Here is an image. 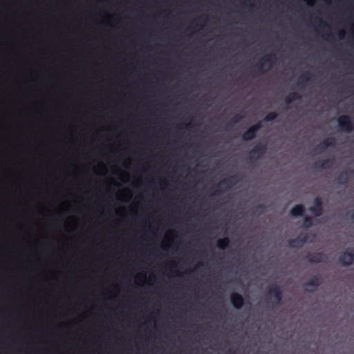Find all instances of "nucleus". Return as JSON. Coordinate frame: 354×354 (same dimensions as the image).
<instances>
[{"instance_id":"f3484780","label":"nucleus","mask_w":354,"mask_h":354,"mask_svg":"<svg viewBox=\"0 0 354 354\" xmlns=\"http://www.w3.org/2000/svg\"><path fill=\"white\" fill-rule=\"evenodd\" d=\"M244 118L245 115H243L241 113H237L234 115L232 118H231L230 122L227 124V126L233 127L234 125L241 121Z\"/></svg>"},{"instance_id":"20e7f679","label":"nucleus","mask_w":354,"mask_h":354,"mask_svg":"<svg viewBox=\"0 0 354 354\" xmlns=\"http://www.w3.org/2000/svg\"><path fill=\"white\" fill-rule=\"evenodd\" d=\"M338 126L342 131L351 132L353 130V124L351 121V117L346 115H343L337 118Z\"/></svg>"},{"instance_id":"dca6fc26","label":"nucleus","mask_w":354,"mask_h":354,"mask_svg":"<svg viewBox=\"0 0 354 354\" xmlns=\"http://www.w3.org/2000/svg\"><path fill=\"white\" fill-rule=\"evenodd\" d=\"M310 80V73L306 72L301 75L298 79L297 84L298 86H304L306 83H307Z\"/></svg>"},{"instance_id":"ddd939ff","label":"nucleus","mask_w":354,"mask_h":354,"mask_svg":"<svg viewBox=\"0 0 354 354\" xmlns=\"http://www.w3.org/2000/svg\"><path fill=\"white\" fill-rule=\"evenodd\" d=\"M305 209L304 206L301 204L295 205L290 210L291 216L294 217L301 216L304 215Z\"/></svg>"},{"instance_id":"a211bd4d","label":"nucleus","mask_w":354,"mask_h":354,"mask_svg":"<svg viewBox=\"0 0 354 354\" xmlns=\"http://www.w3.org/2000/svg\"><path fill=\"white\" fill-rule=\"evenodd\" d=\"M230 243V239L228 237H224L218 240L217 247L221 250H225L229 246Z\"/></svg>"},{"instance_id":"4be33fe9","label":"nucleus","mask_w":354,"mask_h":354,"mask_svg":"<svg viewBox=\"0 0 354 354\" xmlns=\"http://www.w3.org/2000/svg\"><path fill=\"white\" fill-rule=\"evenodd\" d=\"M313 225V218L308 216L304 217L303 226L308 228Z\"/></svg>"},{"instance_id":"aec40b11","label":"nucleus","mask_w":354,"mask_h":354,"mask_svg":"<svg viewBox=\"0 0 354 354\" xmlns=\"http://www.w3.org/2000/svg\"><path fill=\"white\" fill-rule=\"evenodd\" d=\"M288 245L293 248H299L302 246V244L299 241L297 237L295 239H290L288 241Z\"/></svg>"},{"instance_id":"9b49d317","label":"nucleus","mask_w":354,"mask_h":354,"mask_svg":"<svg viewBox=\"0 0 354 354\" xmlns=\"http://www.w3.org/2000/svg\"><path fill=\"white\" fill-rule=\"evenodd\" d=\"M239 182V178L236 176H230L222 180L218 184V187H221L225 186L226 189L230 188L232 185H236Z\"/></svg>"},{"instance_id":"6e6552de","label":"nucleus","mask_w":354,"mask_h":354,"mask_svg":"<svg viewBox=\"0 0 354 354\" xmlns=\"http://www.w3.org/2000/svg\"><path fill=\"white\" fill-rule=\"evenodd\" d=\"M335 145V140L333 138H327L322 140L319 144H318L315 149H313V152L315 154H319L324 151H325L329 147H334Z\"/></svg>"},{"instance_id":"473e14b6","label":"nucleus","mask_w":354,"mask_h":354,"mask_svg":"<svg viewBox=\"0 0 354 354\" xmlns=\"http://www.w3.org/2000/svg\"><path fill=\"white\" fill-rule=\"evenodd\" d=\"M306 290L307 292H311V291H312V290H308V289H306Z\"/></svg>"},{"instance_id":"a878e982","label":"nucleus","mask_w":354,"mask_h":354,"mask_svg":"<svg viewBox=\"0 0 354 354\" xmlns=\"http://www.w3.org/2000/svg\"><path fill=\"white\" fill-rule=\"evenodd\" d=\"M203 27L202 25H200V24H194V26H190L187 28V30H191V29H200Z\"/></svg>"},{"instance_id":"0eeeda50","label":"nucleus","mask_w":354,"mask_h":354,"mask_svg":"<svg viewBox=\"0 0 354 354\" xmlns=\"http://www.w3.org/2000/svg\"><path fill=\"white\" fill-rule=\"evenodd\" d=\"M315 216H320L324 212L323 201L321 197L317 196L314 198L313 206L308 209Z\"/></svg>"},{"instance_id":"b1692460","label":"nucleus","mask_w":354,"mask_h":354,"mask_svg":"<svg viewBox=\"0 0 354 354\" xmlns=\"http://www.w3.org/2000/svg\"><path fill=\"white\" fill-rule=\"evenodd\" d=\"M316 21L319 22V26L320 28H329L328 26L325 22L322 21L320 19L316 18Z\"/></svg>"},{"instance_id":"4468645a","label":"nucleus","mask_w":354,"mask_h":354,"mask_svg":"<svg viewBox=\"0 0 354 354\" xmlns=\"http://www.w3.org/2000/svg\"><path fill=\"white\" fill-rule=\"evenodd\" d=\"M322 283V278L319 275H315L309 281L305 283V286L317 288L320 286Z\"/></svg>"},{"instance_id":"bb28decb","label":"nucleus","mask_w":354,"mask_h":354,"mask_svg":"<svg viewBox=\"0 0 354 354\" xmlns=\"http://www.w3.org/2000/svg\"><path fill=\"white\" fill-rule=\"evenodd\" d=\"M345 32L344 30H339L338 32V37L340 39H342L344 37Z\"/></svg>"},{"instance_id":"5701e85b","label":"nucleus","mask_w":354,"mask_h":354,"mask_svg":"<svg viewBox=\"0 0 354 354\" xmlns=\"http://www.w3.org/2000/svg\"><path fill=\"white\" fill-rule=\"evenodd\" d=\"M299 241L303 245L308 241V236L307 234H301L297 236Z\"/></svg>"},{"instance_id":"c756f323","label":"nucleus","mask_w":354,"mask_h":354,"mask_svg":"<svg viewBox=\"0 0 354 354\" xmlns=\"http://www.w3.org/2000/svg\"><path fill=\"white\" fill-rule=\"evenodd\" d=\"M227 354H235V351L234 350L230 349Z\"/></svg>"},{"instance_id":"c85d7f7f","label":"nucleus","mask_w":354,"mask_h":354,"mask_svg":"<svg viewBox=\"0 0 354 354\" xmlns=\"http://www.w3.org/2000/svg\"><path fill=\"white\" fill-rule=\"evenodd\" d=\"M221 193V190L219 189H217L215 190V192H214V195H218Z\"/></svg>"},{"instance_id":"1a4fd4ad","label":"nucleus","mask_w":354,"mask_h":354,"mask_svg":"<svg viewBox=\"0 0 354 354\" xmlns=\"http://www.w3.org/2000/svg\"><path fill=\"white\" fill-rule=\"evenodd\" d=\"M306 259L310 263H318L326 261L327 257L323 252H309L307 254Z\"/></svg>"},{"instance_id":"39448f33","label":"nucleus","mask_w":354,"mask_h":354,"mask_svg":"<svg viewBox=\"0 0 354 354\" xmlns=\"http://www.w3.org/2000/svg\"><path fill=\"white\" fill-rule=\"evenodd\" d=\"M267 147L266 143H258L250 151V158L259 160L266 153Z\"/></svg>"},{"instance_id":"f8f14e48","label":"nucleus","mask_w":354,"mask_h":354,"mask_svg":"<svg viewBox=\"0 0 354 354\" xmlns=\"http://www.w3.org/2000/svg\"><path fill=\"white\" fill-rule=\"evenodd\" d=\"M333 162V159L331 158L322 159L317 161L314 165V167L315 169H329L332 167Z\"/></svg>"},{"instance_id":"2f4dec72","label":"nucleus","mask_w":354,"mask_h":354,"mask_svg":"<svg viewBox=\"0 0 354 354\" xmlns=\"http://www.w3.org/2000/svg\"><path fill=\"white\" fill-rule=\"evenodd\" d=\"M171 266H176V265H175V263H174V262H171Z\"/></svg>"},{"instance_id":"cd10ccee","label":"nucleus","mask_w":354,"mask_h":354,"mask_svg":"<svg viewBox=\"0 0 354 354\" xmlns=\"http://www.w3.org/2000/svg\"><path fill=\"white\" fill-rule=\"evenodd\" d=\"M306 3L308 5V6H313V3L311 1H313L314 0H304Z\"/></svg>"},{"instance_id":"f257e3e1","label":"nucleus","mask_w":354,"mask_h":354,"mask_svg":"<svg viewBox=\"0 0 354 354\" xmlns=\"http://www.w3.org/2000/svg\"><path fill=\"white\" fill-rule=\"evenodd\" d=\"M276 59L277 57L273 53L266 55L256 64L255 68L260 73H264L271 68Z\"/></svg>"},{"instance_id":"9d476101","label":"nucleus","mask_w":354,"mask_h":354,"mask_svg":"<svg viewBox=\"0 0 354 354\" xmlns=\"http://www.w3.org/2000/svg\"><path fill=\"white\" fill-rule=\"evenodd\" d=\"M230 302L233 307L237 310H240L245 304V300L243 296L237 292H232L230 296Z\"/></svg>"},{"instance_id":"f03ea898","label":"nucleus","mask_w":354,"mask_h":354,"mask_svg":"<svg viewBox=\"0 0 354 354\" xmlns=\"http://www.w3.org/2000/svg\"><path fill=\"white\" fill-rule=\"evenodd\" d=\"M267 297L270 299H273L272 302L273 307L277 306L281 303L283 292L279 286L272 285L268 288Z\"/></svg>"},{"instance_id":"2eb2a0df","label":"nucleus","mask_w":354,"mask_h":354,"mask_svg":"<svg viewBox=\"0 0 354 354\" xmlns=\"http://www.w3.org/2000/svg\"><path fill=\"white\" fill-rule=\"evenodd\" d=\"M351 173V171H342L337 178V181L340 185H346L349 178V174Z\"/></svg>"},{"instance_id":"6ab92c4d","label":"nucleus","mask_w":354,"mask_h":354,"mask_svg":"<svg viewBox=\"0 0 354 354\" xmlns=\"http://www.w3.org/2000/svg\"><path fill=\"white\" fill-rule=\"evenodd\" d=\"M301 99V95L296 92H292L288 94L287 97L285 98V102L286 104H289L295 100H298Z\"/></svg>"},{"instance_id":"7c9ffc66","label":"nucleus","mask_w":354,"mask_h":354,"mask_svg":"<svg viewBox=\"0 0 354 354\" xmlns=\"http://www.w3.org/2000/svg\"><path fill=\"white\" fill-rule=\"evenodd\" d=\"M198 19H199V20L203 19V21H205L206 19H205V18H199Z\"/></svg>"},{"instance_id":"7ed1b4c3","label":"nucleus","mask_w":354,"mask_h":354,"mask_svg":"<svg viewBox=\"0 0 354 354\" xmlns=\"http://www.w3.org/2000/svg\"><path fill=\"white\" fill-rule=\"evenodd\" d=\"M261 127L262 122L261 121L253 124L242 134V140L244 141H250L254 139L257 136V133L261 129Z\"/></svg>"},{"instance_id":"423d86ee","label":"nucleus","mask_w":354,"mask_h":354,"mask_svg":"<svg viewBox=\"0 0 354 354\" xmlns=\"http://www.w3.org/2000/svg\"><path fill=\"white\" fill-rule=\"evenodd\" d=\"M339 263L344 266H351L354 262V248L348 249L339 256Z\"/></svg>"},{"instance_id":"412c9836","label":"nucleus","mask_w":354,"mask_h":354,"mask_svg":"<svg viewBox=\"0 0 354 354\" xmlns=\"http://www.w3.org/2000/svg\"><path fill=\"white\" fill-rule=\"evenodd\" d=\"M277 118V113L275 112H270L268 113L263 120L266 122H270L274 120Z\"/></svg>"},{"instance_id":"393cba45","label":"nucleus","mask_w":354,"mask_h":354,"mask_svg":"<svg viewBox=\"0 0 354 354\" xmlns=\"http://www.w3.org/2000/svg\"><path fill=\"white\" fill-rule=\"evenodd\" d=\"M192 127V124L191 123H187V124L179 125V128H180V129L183 128V129H189Z\"/></svg>"}]
</instances>
